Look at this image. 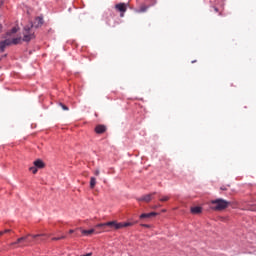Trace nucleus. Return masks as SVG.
<instances>
[{
	"mask_svg": "<svg viewBox=\"0 0 256 256\" xmlns=\"http://www.w3.org/2000/svg\"><path fill=\"white\" fill-rule=\"evenodd\" d=\"M41 25H43V17H37L34 23L25 26L23 30V41H31L35 37V29L41 27Z\"/></svg>",
	"mask_w": 256,
	"mask_h": 256,
	"instance_id": "f257e3e1",
	"label": "nucleus"
},
{
	"mask_svg": "<svg viewBox=\"0 0 256 256\" xmlns=\"http://www.w3.org/2000/svg\"><path fill=\"white\" fill-rule=\"evenodd\" d=\"M211 209L213 211H223L225 209H227L229 207V205H231V202L223 199V198H218L215 200H211Z\"/></svg>",
	"mask_w": 256,
	"mask_h": 256,
	"instance_id": "f03ea898",
	"label": "nucleus"
},
{
	"mask_svg": "<svg viewBox=\"0 0 256 256\" xmlns=\"http://www.w3.org/2000/svg\"><path fill=\"white\" fill-rule=\"evenodd\" d=\"M115 9L120 12V17H125V13L127 12V4L125 3L116 4Z\"/></svg>",
	"mask_w": 256,
	"mask_h": 256,
	"instance_id": "7ed1b4c3",
	"label": "nucleus"
},
{
	"mask_svg": "<svg viewBox=\"0 0 256 256\" xmlns=\"http://www.w3.org/2000/svg\"><path fill=\"white\" fill-rule=\"evenodd\" d=\"M106 227H109L110 229H121V223H118L117 221L106 222Z\"/></svg>",
	"mask_w": 256,
	"mask_h": 256,
	"instance_id": "20e7f679",
	"label": "nucleus"
},
{
	"mask_svg": "<svg viewBox=\"0 0 256 256\" xmlns=\"http://www.w3.org/2000/svg\"><path fill=\"white\" fill-rule=\"evenodd\" d=\"M11 45V39H5L4 41L0 42V51L3 53L5 51L6 47H9Z\"/></svg>",
	"mask_w": 256,
	"mask_h": 256,
	"instance_id": "39448f33",
	"label": "nucleus"
},
{
	"mask_svg": "<svg viewBox=\"0 0 256 256\" xmlns=\"http://www.w3.org/2000/svg\"><path fill=\"white\" fill-rule=\"evenodd\" d=\"M153 195H155V192L152 194H147V195H144V196L138 198V201H145L146 203H149V201H151Z\"/></svg>",
	"mask_w": 256,
	"mask_h": 256,
	"instance_id": "423d86ee",
	"label": "nucleus"
},
{
	"mask_svg": "<svg viewBox=\"0 0 256 256\" xmlns=\"http://www.w3.org/2000/svg\"><path fill=\"white\" fill-rule=\"evenodd\" d=\"M34 166H36L38 169H43V167H45V163L43 160L38 159L34 161Z\"/></svg>",
	"mask_w": 256,
	"mask_h": 256,
	"instance_id": "0eeeda50",
	"label": "nucleus"
},
{
	"mask_svg": "<svg viewBox=\"0 0 256 256\" xmlns=\"http://www.w3.org/2000/svg\"><path fill=\"white\" fill-rule=\"evenodd\" d=\"M155 215H157L155 212L143 213L140 215V219H149V217H155Z\"/></svg>",
	"mask_w": 256,
	"mask_h": 256,
	"instance_id": "6e6552de",
	"label": "nucleus"
},
{
	"mask_svg": "<svg viewBox=\"0 0 256 256\" xmlns=\"http://www.w3.org/2000/svg\"><path fill=\"white\" fill-rule=\"evenodd\" d=\"M96 229H103L104 232H109L110 231L109 229H107V223L97 224Z\"/></svg>",
	"mask_w": 256,
	"mask_h": 256,
	"instance_id": "1a4fd4ad",
	"label": "nucleus"
},
{
	"mask_svg": "<svg viewBox=\"0 0 256 256\" xmlns=\"http://www.w3.org/2000/svg\"><path fill=\"white\" fill-rule=\"evenodd\" d=\"M105 131H106V128L103 125H98L95 128V132L98 134L105 133Z\"/></svg>",
	"mask_w": 256,
	"mask_h": 256,
	"instance_id": "9d476101",
	"label": "nucleus"
},
{
	"mask_svg": "<svg viewBox=\"0 0 256 256\" xmlns=\"http://www.w3.org/2000/svg\"><path fill=\"white\" fill-rule=\"evenodd\" d=\"M201 211H203V209L199 206H195L191 208V213H193L194 215L201 213Z\"/></svg>",
	"mask_w": 256,
	"mask_h": 256,
	"instance_id": "9b49d317",
	"label": "nucleus"
},
{
	"mask_svg": "<svg viewBox=\"0 0 256 256\" xmlns=\"http://www.w3.org/2000/svg\"><path fill=\"white\" fill-rule=\"evenodd\" d=\"M95 185H97V179L95 177L90 178V189H95Z\"/></svg>",
	"mask_w": 256,
	"mask_h": 256,
	"instance_id": "f8f14e48",
	"label": "nucleus"
},
{
	"mask_svg": "<svg viewBox=\"0 0 256 256\" xmlns=\"http://www.w3.org/2000/svg\"><path fill=\"white\" fill-rule=\"evenodd\" d=\"M92 233H95V229L82 230V235H92Z\"/></svg>",
	"mask_w": 256,
	"mask_h": 256,
	"instance_id": "ddd939ff",
	"label": "nucleus"
},
{
	"mask_svg": "<svg viewBox=\"0 0 256 256\" xmlns=\"http://www.w3.org/2000/svg\"><path fill=\"white\" fill-rule=\"evenodd\" d=\"M18 43H21V38H13L11 40V45H18Z\"/></svg>",
	"mask_w": 256,
	"mask_h": 256,
	"instance_id": "4468645a",
	"label": "nucleus"
},
{
	"mask_svg": "<svg viewBox=\"0 0 256 256\" xmlns=\"http://www.w3.org/2000/svg\"><path fill=\"white\" fill-rule=\"evenodd\" d=\"M132 225H133V223H131V222L121 223V229H123V227H131Z\"/></svg>",
	"mask_w": 256,
	"mask_h": 256,
	"instance_id": "2eb2a0df",
	"label": "nucleus"
},
{
	"mask_svg": "<svg viewBox=\"0 0 256 256\" xmlns=\"http://www.w3.org/2000/svg\"><path fill=\"white\" fill-rule=\"evenodd\" d=\"M29 236H31V234L21 237V238H18V241H20V243H23V241H27L29 239Z\"/></svg>",
	"mask_w": 256,
	"mask_h": 256,
	"instance_id": "dca6fc26",
	"label": "nucleus"
},
{
	"mask_svg": "<svg viewBox=\"0 0 256 256\" xmlns=\"http://www.w3.org/2000/svg\"><path fill=\"white\" fill-rule=\"evenodd\" d=\"M38 169H39L38 167L32 166V167L29 168V171H31L35 175V173H37Z\"/></svg>",
	"mask_w": 256,
	"mask_h": 256,
	"instance_id": "f3484780",
	"label": "nucleus"
},
{
	"mask_svg": "<svg viewBox=\"0 0 256 256\" xmlns=\"http://www.w3.org/2000/svg\"><path fill=\"white\" fill-rule=\"evenodd\" d=\"M147 9H149V7H147V6H142V7L140 8V10H138V13H145V11H147Z\"/></svg>",
	"mask_w": 256,
	"mask_h": 256,
	"instance_id": "a211bd4d",
	"label": "nucleus"
},
{
	"mask_svg": "<svg viewBox=\"0 0 256 256\" xmlns=\"http://www.w3.org/2000/svg\"><path fill=\"white\" fill-rule=\"evenodd\" d=\"M5 233H11V229H5L4 231H0V237L5 235Z\"/></svg>",
	"mask_w": 256,
	"mask_h": 256,
	"instance_id": "6ab92c4d",
	"label": "nucleus"
},
{
	"mask_svg": "<svg viewBox=\"0 0 256 256\" xmlns=\"http://www.w3.org/2000/svg\"><path fill=\"white\" fill-rule=\"evenodd\" d=\"M11 33H17V27L11 29V32H7V35H11Z\"/></svg>",
	"mask_w": 256,
	"mask_h": 256,
	"instance_id": "aec40b11",
	"label": "nucleus"
},
{
	"mask_svg": "<svg viewBox=\"0 0 256 256\" xmlns=\"http://www.w3.org/2000/svg\"><path fill=\"white\" fill-rule=\"evenodd\" d=\"M160 201H162V202L169 201V196H164V197L160 198Z\"/></svg>",
	"mask_w": 256,
	"mask_h": 256,
	"instance_id": "412c9836",
	"label": "nucleus"
},
{
	"mask_svg": "<svg viewBox=\"0 0 256 256\" xmlns=\"http://www.w3.org/2000/svg\"><path fill=\"white\" fill-rule=\"evenodd\" d=\"M63 111H69V107L65 106L64 104H60Z\"/></svg>",
	"mask_w": 256,
	"mask_h": 256,
	"instance_id": "4be33fe9",
	"label": "nucleus"
},
{
	"mask_svg": "<svg viewBox=\"0 0 256 256\" xmlns=\"http://www.w3.org/2000/svg\"><path fill=\"white\" fill-rule=\"evenodd\" d=\"M99 174H100L99 169H96V170L94 171V175H96V177H99Z\"/></svg>",
	"mask_w": 256,
	"mask_h": 256,
	"instance_id": "5701e85b",
	"label": "nucleus"
},
{
	"mask_svg": "<svg viewBox=\"0 0 256 256\" xmlns=\"http://www.w3.org/2000/svg\"><path fill=\"white\" fill-rule=\"evenodd\" d=\"M32 237L35 239L36 237H43V234H38V235H32Z\"/></svg>",
	"mask_w": 256,
	"mask_h": 256,
	"instance_id": "b1692460",
	"label": "nucleus"
},
{
	"mask_svg": "<svg viewBox=\"0 0 256 256\" xmlns=\"http://www.w3.org/2000/svg\"><path fill=\"white\" fill-rule=\"evenodd\" d=\"M61 238L60 237H54L52 238V241H59Z\"/></svg>",
	"mask_w": 256,
	"mask_h": 256,
	"instance_id": "393cba45",
	"label": "nucleus"
},
{
	"mask_svg": "<svg viewBox=\"0 0 256 256\" xmlns=\"http://www.w3.org/2000/svg\"><path fill=\"white\" fill-rule=\"evenodd\" d=\"M142 227L149 228V224H142Z\"/></svg>",
	"mask_w": 256,
	"mask_h": 256,
	"instance_id": "a878e982",
	"label": "nucleus"
},
{
	"mask_svg": "<svg viewBox=\"0 0 256 256\" xmlns=\"http://www.w3.org/2000/svg\"><path fill=\"white\" fill-rule=\"evenodd\" d=\"M15 243H16V245H19V243H21V241H19V238L17 239V241Z\"/></svg>",
	"mask_w": 256,
	"mask_h": 256,
	"instance_id": "bb28decb",
	"label": "nucleus"
},
{
	"mask_svg": "<svg viewBox=\"0 0 256 256\" xmlns=\"http://www.w3.org/2000/svg\"><path fill=\"white\" fill-rule=\"evenodd\" d=\"M69 233H75V230H69Z\"/></svg>",
	"mask_w": 256,
	"mask_h": 256,
	"instance_id": "cd10ccee",
	"label": "nucleus"
},
{
	"mask_svg": "<svg viewBox=\"0 0 256 256\" xmlns=\"http://www.w3.org/2000/svg\"><path fill=\"white\" fill-rule=\"evenodd\" d=\"M10 245H11V246H13V245H17V243H15V242H12Z\"/></svg>",
	"mask_w": 256,
	"mask_h": 256,
	"instance_id": "c85d7f7f",
	"label": "nucleus"
},
{
	"mask_svg": "<svg viewBox=\"0 0 256 256\" xmlns=\"http://www.w3.org/2000/svg\"><path fill=\"white\" fill-rule=\"evenodd\" d=\"M1 5H3V0H0V7H1Z\"/></svg>",
	"mask_w": 256,
	"mask_h": 256,
	"instance_id": "c756f323",
	"label": "nucleus"
},
{
	"mask_svg": "<svg viewBox=\"0 0 256 256\" xmlns=\"http://www.w3.org/2000/svg\"><path fill=\"white\" fill-rule=\"evenodd\" d=\"M60 239H65V236H61V237H59Z\"/></svg>",
	"mask_w": 256,
	"mask_h": 256,
	"instance_id": "7c9ffc66",
	"label": "nucleus"
},
{
	"mask_svg": "<svg viewBox=\"0 0 256 256\" xmlns=\"http://www.w3.org/2000/svg\"><path fill=\"white\" fill-rule=\"evenodd\" d=\"M215 11H216V13H217V11H219V9H218V8H215Z\"/></svg>",
	"mask_w": 256,
	"mask_h": 256,
	"instance_id": "2f4dec72",
	"label": "nucleus"
},
{
	"mask_svg": "<svg viewBox=\"0 0 256 256\" xmlns=\"http://www.w3.org/2000/svg\"><path fill=\"white\" fill-rule=\"evenodd\" d=\"M221 189H222V191H225V188L222 187Z\"/></svg>",
	"mask_w": 256,
	"mask_h": 256,
	"instance_id": "473e14b6",
	"label": "nucleus"
},
{
	"mask_svg": "<svg viewBox=\"0 0 256 256\" xmlns=\"http://www.w3.org/2000/svg\"><path fill=\"white\" fill-rule=\"evenodd\" d=\"M192 63H196V61H195V60H193V61H192Z\"/></svg>",
	"mask_w": 256,
	"mask_h": 256,
	"instance_id": "72a5a7b5",
	"label": "nucleus"
},
{
	"mask_svg": "<svg viewBox=\"0 0 256 256\" xmlns=\"http://www.w3.org/2000/svg\"><path fill=\"white\" fill-rule=\"evenodd\" d=\"M165 211H167V210H162L163 213H165Z\"/></svg>",
	"mask_w": 256,
	"mask_h": 256,
	"instance_id": "f704fd0d",
	"label": "nucleus"
}]
</instances>
